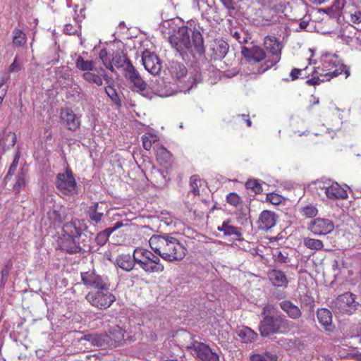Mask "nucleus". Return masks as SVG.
<instances>
[{
  "mask_svg": "<svg viewBox=\"0 0 361 361\" xmlns=\"http://www.w3.org/2000/svg\"><path fill=\"white\" fill-rule=\"evenodd\" d=\"M151 249L164 260L179 262L187 254V248L177 238L169 233L153 235L149 240Z\"/></svg>",
  "mask_w": 361,
  "mask_h": 361,
  "instance_id": "1",
  "label": "nucleus"
},
{
  "mask_svg": "<svg viewBox=\"0 0 361 361\" xmlns=\"http://www.w3.org/2000/svg\"><path fill=\"white\" fill-rule=\"evenodd\" d=\"M169 42L181 56L189 53L192 56L198 54L202 56L205 52L202 35L196 29L192 30V42L190 39L189 28L186 26L179 27L169 37Z\"/></svg>",
  "mask_w": 361,
  "mask_h": 361,
  "instance_id": "2",
  "label": "nucleus"
},
{
  "mask_svg": "<svg viewBox=\"0 0 361 361\" xmlns=\"http://www.w3.org/2000/svg\"><path fill=\"white\" fill-rule=\"evenodd\" d=\"M262 316L263 319L259 325V330L262 337H269L271 335L288 333L293 327V323L271 304L264 307Z\"/></svg>",
  "mask_w": 361,
  "mask_h": 361,
  "instance_id": "3",
  "label": "nucleus"
},
{
  "mask_svg": "<svg viewBox=\"0 0 361 361\" xmlns=\"http://www.w3.org/2000/svg\"><path fill=\"white\" fill-rule=\"evenodd\" d=\"M133 258L135 264H137L147 273H160L164 269V266L161 263L159 257L148 250L135 249Z\"/></svg>",
  "mask_w": 361,
  "mask_h": 361,
  "instance_id": "4",
  "label": "nucleus"
},
{
  "mask_svg": "<svg viewBox=\"0 0 361 361\" xmlns=\"http://www.w3.org/2000/svg\"><path fill=\"white\" fill-rule=\"evenodd\" d=\"M264 49L267 51V59L258 69V73H263L274 66L280 60L281 45L279 40L273 36H267L263 42Z\"/></svg>",
  "mask_w": 361,
  "mask_h": 361,
  "instance_id": "5",
  "label": "nucleus"
},
{
  "mask_svg": "<svg viewBox=\"0 0 361 361\" xmlns=\"http://www.w3.org/2000/svg\"><path fill=\"white\" fill-rule=\"evenodd\" d=\"M85 299L91 306L99 310H107L116 300L110 288L105 290H91L85 295Z\"/></svg>",
  "mask_w": 361,
  "mask_h": 361,
  "instance_id": "6",
  "label": "nucleus"
},
{
  "mask_svg": "<svg viewBox=\"0 0 361 361\" xmlns=\"http://www.w3.org/2000/svg\"><path fill=\"white\" fill-rule=\"evenodd\" d=\"M359 302L356 301V295L350 292L339 295L331 302L333 311L339 314H352L357 310Z\"/></svg>",
  "mask_w": 361,
  "mask_h": 361,
  "instance_id": "7",
  "label": "nucleus"
},
{
  "mask_svg": "<svg viewBox=\"0 0 361 361\" xmlns=\"http://www.w3.org/2000/svg\"><path fill=\"white\" fill-rule=\"evenodd\" d=\"M80 276L82 284L87 289L105 290L110 288L111 283L108 277L104 275H100L94 270L81 272Z\"/></svg>",
  "mask_w": 361,
  "mask_h": 361,
  "instance_id": "8",
  "label": "nucleus"
},
{
  "mask_svg": "<svg viewBox=\"0 0 361 361\" xmlns=\"http://www.w3.org/2000/svg\"><path fill=\"white\" fill-rule=\"evenodd\" d=\"M66 219V208L61 205L54 204L44 214L42 222L49 228L57 229L62 226Z\"/></svg>",
  "mask_w": 361,
  "mask_h": 361,
  "instance_id": "9",
  "label": "nucleus"
},
{
  "mask_svg": "<svg viewBox=\"0 0 361 361\" xmlns=\"http://www.w3.org/2000/svg\"><path fill=\"white\" fill-rule=\"evenodd\" d=\"M57 190L63 195L73 196L78 192L77 183L72 171L67 169L57 174L55 181Z\"/></svg>",
  "mask_w": 361,
  "mask_h": 361,
  "instance_id": "10",
  "label": "nucleus"
},
{
  "mask_svg": "<svg viewBox=\"0 0 361 361\" xmlns=\"http://www.w3.org/2000/svg\"><path fill=\"white\" fill-rule=\"evenodd\" d=\"M345 66L341 63L340 61L336 58H326L322 61V70L325 73H321V77L326 78V80H329L334 77L340 75Z\"/></svg>",
  "mask_w": 361,
  "mask_h": 361,
  "instance_id": "11",
  "label": "nucleus"
},
{
  "mask_svg": "<svg viewBox=\"0 0 361 361\" xmlns=\"http://www.w3.org/2000/svg\"><path fill=\"white\" fill-rule=\"evenodd\" d=\"M190 350L193 355L202 361H219V355L203 343L193 342Z\"/></svg>",
  "mask_w": 361,
  "mask_h": 361,
  "instance_id": "12",
  "label": "nucleus"
},
{
  "mask_svg": "<svg viewBox=\"0 0 361 361\" xmlns=\"http://www.w3.org/2000/svg\"><path fill=\"white\" fill-rule=\"evenodd\" d=\"M308 229L314 235H325L334 229L333 221L329 219L316 218L311 221Z\"/></svg>",
  "mask_w": 361,
  "mask_h": 361,
  "instance_id": "13",
  "label": "nucleus"
},
{
  "mask_svg": "<svg viewBox=\"0 0 361 361\" xmlns=\"http://www.w3.org/2000/svg\"><path fill=\"white\" fill-rule=\"evenodd\" d=\"M241 54L250 63H259L262 60L266 61L267 59L265 50L262 47L256 45L251 47L243 46L241 47Z\"/></svg>",
  "mask_w": 361,
  "mask_h": 361,
  "instance_id": "14",
  "label": "nucleus"
},
{
  "mask_svg": "<svg viewBox=\"0 0 361 361\" xmlns=\"http://www.w3.org/2000/svg\"><path fill=\"white\" fill-rule=\"evenodd\" d=\"M142 61L145 68L151 74L156 75L161 70V63L159 57L154 53L145 50L142 55Z\"/></svg>",
  "mask_w": 361,
  "mask_h": 361,
  "instance_id": "15",
  "label": "nucleus"
},
{
  "mask_svg": "<svg viewBox=\"0 0 361 361\" xmlns=\"http://www.w3.org/2000/svg\"><path fill=\"white\" fill-rule=\"evenodd\" d=\"M87 228V226L84 224L83 221L74 219L71 221L63 224V231L64 233V235L80 238L82 235V233Z\"/></svg>",
  "mask_w": 361,
  "mask_h": 361,
  "instance_id": "16",
  "label": "nucleus"
},
{
  "mask_svg": "<svg viewBox=\"0 0 361 361\" xmlns=\"http://www.w3.org/2000/svg\"><path fill=\"white\" fill-rule=\"evenodd\" d=\"M80 341L88 342L90 347H98L104 349L110 348L107 333L87 334L81 337Z\"/></svg>",
  "mask_w": 361,
  "mask_h": 361,
  "instance_id": "17",
  "label": "nucleus"
},
{
  "mask_svg": "<svg viewBox=\"0 0 361 361\" xmlns=\"http://www.w3.org/2000/svg\"><path fill=\"white\" fill-rule=\"evenodd\" d=\"M107 334L110 348H116L123 344L125 331L121 326L118 325L111 326Z\"/></svg>",
  "mask_w": 361,
  "mask_h": 361,
  "instance_id": "18",
  "label": "nucleus"
},
{
  "mask_svg": "<svg viewBox=\"0 0 361 361\" xmlns=\"http://www.w3.org/2000/svg\"><path fill=\"white\" fill-rule=\"evenodd\" d=\"M152 89L157 94L162 97L171 96L175 92L172 85L164 78H157L153 82Z\"/></svg>",
  "mask_w": 361,
  "mask_h": 361,
  "instance_id": "19",
  "label": "nucleus"
},
{
  "mask_svg": "<svg viewBox=\"0 0 361 361\" xmlns=\"http://www.w3.org/2000/svg\"><path fill=\"white\" fill-rule=\"evenodd\" d=\"M61 119L67 128L71 131L76 130L80 125V118L70 109H63L61 112Z\"/></svg>",
  "mask_w": 361,
  "mask_h": 361,
  "instance_id": "20",
  "label": "nucleus"
},
{
  "mask_svg": "<svg viewBox=\"0 0 361 361\" xmlns=\"http://www.w3.org/2000/svg\"><path fill=\"white\" fill-rule=\"evenodd\" d=\"M276 223V216L274 212L264 210L261 212L257 224L260 230L267 231L273 228Z\"/></svg>",
  "mask_w": 361,
  "mask_h": 361,
  "instance_id": "21",
  "label": "nucleus"
},
{
  "mask_svg": "<svg viewBox=\"0 0 361 361\" xmlns=\"http://www.w3.org/2000/svg\"><path fill=\"white\" fill-rule=\"evenodd\" d=\"M211 49L212 59L219 60L226 56L229 49V45L222 39H216L212 44Z\"/></svg>",
  "mask_w": 361,
  "mask_h": 361,
  "instance_id": "22",
  "label": "nucleus"
},
{
  "mask_svg": "<svg viewBox=\"0 0 361 361\" xmlns=\"http://www.w3.org/2000/svg\"><path fill=\"white\" fill-rule=\"evenodd\" d=\"M78 238H73L64 235V238L61 240V248L69 254H75L80 252L82 248L78 242Z\"/></svg>",
  "mask_w": 361,
  "mask_h": 361,
  "instance_id": "23",
  "label": "nucleus"
},
{
  "mask_svg": "<svg viewBox=\"0 0 361 361\" xmlns=\"http://www.w3.org/2000/svg\"><path fill=\"white\" fill-rule=\"evenodd\" d=\"M268 278L273 286L286 288L288 280L285 273L281 270L271 269L268 272Z\"/></svg>",
  "mask_w": 361,
  "mask_h": 361,
  "instance_id": "24",
  "label": "nucleus"
},
{
  "mask_svg": "<svg viewBox=\"0 0 361 361\" xmlns=\"http://www.w3.org/2000/svg\"><path fill=\"white\" fill-rule=\"evenodd\" d=\"M281 309L286 313L287 316L291 319H298L302 316L300 309L293 304L291 301L286 300L279 303Z\"/></svg>",
  "mask_w": 361,
  "mask_h": 361,
  "instance_id": "25",
  "label": "nucleus"
},
{
  "mask_svg": "<svg viewBox=\"0 0 361 361\" xmlns=\"http://www.w3.org/2000/svg\"><path fill=\"white\" fill-rule=\"evenodd\" d=\"M326 195L328 198L332 200H344L348 198L347 190L343 189L338 183H332L331 181L329 188H327Z\"/></svg>",
  "mask_w": 361,
  "mask_h": 361,
  "instance_id": "26",
  "label": "nucleus"
},
{
  "mask_svg": "<svg viewBox=\"0 0 361 361\" xmlns=\"http://www.w3.org/2000/svg\"><path fill=\"white\" fill-rule=\"evenodd\" d=\"M231 221L228 219L224 221L221 226H218L217 230L223 232L226 236L233 235L235 239L240 240L242 238L241 228L231 224Z\"/></svg>",
  "mask_w": 361,
  "mask_h": 361,
  "instance_id": "27",
  "label": "nucleus"
},
{
  "mask_svg": "<svg viewBox=\"0 0 361 361\" xmlns=\"http://www.w3.org/2000/svg\"><path fill=\"white\" fill-rule=\"evenodd\" d=\"M317 319L324 328L329 331L333 329L331 312L325 308L319 309L317 312Z\"/></svg>",
  "mask_w": 361,
  "mask_h": 361,
  "instance_id": "28",
  "label": "nucleus"
},
{
  "mask_svg": "<svg viewBox=\"0 0 361 361\" xmlns=\"http://www.w3.org/2000/svg\"><path fill=\"white\" fill-rule=\"evenodd\" d=\"M87 216L93 224L100 223L104 216L102 206L99 202L94 203L88 207Z\"/></svg>",
  "mask_w": 361,
  "mask_h": 361,
  "instance_id": "29",
  "label": "nucleus"
},
{
  "mask_svg": "<svg viewBox=\"0 0 361 361\" xmlns=\"http://www.w3.org/2000/svg\"><path fill=\"white\" fill-rule=\"evenodd\" d=\"M116 264L126 271H130L135 267L133 256L129 254H121L116 259Z\"/></svg>",
  "mask_w": 361,
  "mask_h": 361,
  "instance_id": "30",
  "label": "nucleus"
},
{
  "mask_svg": "<svg viewBox=\"0 0 361 361\" xmlns=\"http://www.w3.org/2000/svg\"><path fill=\"white\" fill-rule=\"evenodd\" d=\"M17 137L14 133L4 132L2 135H0V147L2 148L1 153H4L7 149L13 147L16 143Z\"/></svg>",
  "mask_w": 361,
  "mask_h": 361,
  "instance_id": "31",
  "label": "nucleus"
},
{
  "mask_svg": "<svg viewBox=\"0 0 361 361\" xmlns=\"http://www.w3.org/2000/svg\"><path fill=\"white\" fill-rule=\"evenodd\" d=\"M156 157L157 161L161 165H166L171 161V154L163 146H156Z\"/></svg>",
  "mask_w": 361,
  "mask_h": 361,
  "instance_id": "32",
  "label": "nucleus"
},
{
  "mask_svg": "<svg viewBox=\"0 0 361 361\" xmlns=\"http://www.w3.org/2000/svg\"><path fill=\"white\" fill-rule=\"evenodd\" d=\"M238 335L242 341L245 343L254 342L257 337V333L247 326L240 329Z\"/></svg>",
  "mask_w": 361,
  "mask_h": 361,
  "instance_id": "33",
  "label": "nucleus"
},
{
  "mask_svg": "<svg viewBox=\"0 0 361 361\" xmlns=\"http://www.w3.org/2000/svg\"><path fill=\"white\" fill-rule=\"evenodd\" d=\"M133 90L140 93L142 96L145 97H150L148 92L147 84L143 80L141 75L133 82Z\"/></svg>",
  "mask_w": 361,
  "mask_h": 361,
  "instance_id": "34",
  "label": "nucleus"
},
{
  "mask_svg": "<svg viewBox=\"0 0 361 361\" xmlns=\"http://www.w3.org/2000/svg\"><path fill=\"white\" fill-rule=\"evenodd\" d=\"M130 60L123 51H117L114 54L112 62L117 68L122 69Z\"/></svg>",
  "mask_w": 361,
  "mask_h": 361,
  "instance_id": "35",
  "label": "nucleus"
},
{
  "mask_svg": "<svg viewBox=\"0 0 361 361\" xmlns=\"http://www.w3.org/2000/svg\"><path fill=\"white\" fill-rule=\"evenodd\" d=\"M230 34L240 44H245L251 39L250 35L247 30H245L244 29H240V30L231 29Z\"/></svg>",
  "mask_w": 361,
  "mask_h": 361,
  "instance_id": "36",
  "label": "nucleus"
},
{
  "mask_svg": "<svg viewBox=\"0 0 361 361\" xmlns=\"http://www.w3.org/2000/svg\"><path fill=\"white\" fill-rule=\"evenodd\" d=\"M75 67L84 72L92 71L95 69V63L94 61H85L79 56L75 61Z\"/></svg>",
  "mask_w": 361,
  "mask_h": 361,
  "instance_id": "37",
  "label": "nucleus"
},
{
  "mask_svg": "<svg viewBox=\"0 0 361 361\" xmlns=\"http://www.w3.org/2000/svg\"><path fill=\"white\" fill-rule=\"evenodd\" d=\"M345 4V0H334L332 6L327 8L325 11L333 17L338 16Z\"/></svg>",
  "mask_w": 361,
  "mask_h": 361,
  "instance_id": "38",
  "label": "nucleus"
},
{
  "mask_svg": "<svg viewBox=\"0 0 361 361\" xmlns=\"http://www.w3.org/2000/svg\"><path fill=\"white\" fill-rule=\"evenodd\" d=\"M82 78L88 83L95 84L97 86H102L103 85L102 78L100 73H94L91 71L84 72L82 75Z\"/></svg>",
  "mask_w": 361,
  "mask_h": 361,
  "instance_id": "39",
  "label": "nucleus"
},
{
  "mask_svg": "<svg viewBox=\"0 0 361 361\" xmlns=\"http://www.w3.org/2000/svg\"><path fill=\"white\" fill-rule=\"evenodd\" d=\"M186 67L180 63H173L171 67V73L178 79H180L187 74Z\"/></svg>",
  "mask_w": 361,
  "mask_h": 361,
  "instance_id": "40",
  "label": "nucleus"
},
{
  "mask_svg": "<svg viewBox=\"0 0 361 361\" xmlns=\"http://www.w3.org/2000/svg\"><path fill=\"white\" fill-rule=\"evenodd\" d=\"M304 245L310 250H321L323 249L324 244L322 240L310 238L304 239Z\"/></svg>",
  "mask_w": 361,
  "mask_h": 361,
  "instance_id": "41",
  "label": "nucleus"
},
{
  "mask_svg": "<svg viewBox=\"0 0 361 361\" xmlns=\"http://www.w3.org/2000/svg\"><path fill=\"white\" fill-rule=\"evenodd\" d=\"M178 336L185 341L182 345L189 350L191 349L192 343L193 342H197V341L194 340L192 335L187 331H179Z\"/></svg>",
  "mask_w": 361,
  "mask_h": 361,
  "instance_id": "42",
  "label": "nucleus"
},
{
  "mask_svg": "<svg viewBox=\"0 0 361 361\" xmlns=\"http://www.w3.org/2000/svg\"><path fill=\"white\" fill-rule=\"evenodd\" d=\"M99 59L102 60L103 65L110 71L114 72L115 69L113 66L112 59L108 57V53L106 49L100 50L99 54Z\"/></svg>",
  "mask_w": 361,
  "mask_h": 361,
  "instance_id": "43",
  "label": "nucleus"
},
{
  "mask_svg": "<svg viewBox=\"0 0 361 361\" xmlns=\"http://www.w3.org/2000/svg\"><path fill=\"white\" fill-rule=\"evenodd\" d=\"M13 42L16 47H21L26 42L25 34L19 29H15L13 32Z\"/></svg>",
  "mask_w": 361,
  "mask_h": 361,
  "instance_id": "44",
  "label": "nucleus"
},
{
  "mask_svg": "<svg viewBox=\"0 0 361 361\" xmlns=\"http://www.w3.org/2000/svg\"><path fill=\"white\" fill-rule=\"evenodd\" d=\"M142 146L146 150H149L152 148V144L158 140V137L152 133H145L142 136Z\"/></svg>",
  "mask_w": 361,
  "mask_h": 361,
  "instance_id": "45",
  "label": "nucleus"
},
{
  "mask_svg": "<svg viewBox=\"0 0 361 361\" xmlns=\"http://www.w3.org/2000/svg\"><path fill=\"white\" fill-rule=\"evenodd\" d=\"M202 185V180L199 176L193 175L190 178V192L194 195H198L200 194L199 188Z\"/></svg>",
  "mask_w": 361,
  "mask_h": 361,
  "instance_id": "46",
  "label": "nucleus"
},
{
  "mask_svg": "<svg viewBox=\"0 0 361 361\" xmlns=\"http://www.w3.org/2000/svg\"><path fill=\"white\" fill-rule=\"evenodd\" d=\"M9 75H2L0 78V106H1V103L8 90V86L6 83L9 80Z\"/></svg>",
  "mask_w": 361,
  "mask_h": 361,
  "instance_id": "47",
  "label": "nucleus"
},
{
  "mask_svg": "<svg viewBox=\"0 0 361 361\" xmlns=\"http://www.w3.org/2000/svg\"><path fill=\"white\" fill-rule=\"evenodd\" d=\"M274 260L276 262L288 264L290 262V259L288 254L285 250H276L274 254Z\"/></svg>",
  "mask_w": 361,
  "mask_h": 361,
  "instance_id": "48",
  "label": "nucleus"
},
{
  "mask_svg": "<svg viewBox=\"0 0 361 361\" xmlns=\"http://www.w3.org/2000/svg\"><path fill=\"white\" fill-rule=\"evenodd\" d=\"M111 234V231L109 230L108 228H106L104 231H102L99 233H98L95 238L97 245H104L109 240V238Z\"/></svg>",
  "mask_w": 361,
  "mask_h": 361,
  "instance_id": "49",
  "label": "nucleus"
},
{
  "mask_svg": "<svg viewBox=\"0 0 361 361\" xmlns=\"http://www.w3.org/2000/svg\"><path fill=\"white\" fill-rule=\"evenodd\" d=\"M247 189L252 190L255 193L259 194L262 192V187L257 180L250 179L245 183Z\"/></svg>",
  "mask_w": 361,
  "mask_h": 361,
  "instance_id": "50",
  "label": "nucleus"
},
{
  "mask_svg": "<svg viewBox=\"0 0 361 361\" xmlns=\"http://www.w3.org/2000/svg\"><path fill=\"white\" fill-rule=\"evenodd\" d=\"M105 92L106 94L109 97V98L111 99V101L115 104H118L120 102L118 95L114 89V87L109 85L106 87H105Z\"/></svg>",
  "mask_w": 361,
  "mask_h": 361,
  "instance_id": "51",
  "label": "nucleus"
},
{
  "mask_svg": "<svg viewBox=\"0 0 361 361\" xmlns=\"http://www.w3.org/2000/svg\"><path fill=\"white\" fill-rule=\"evenodd\" d=\"M302 214L307 218L314 217L318 212L317 209L313 205H307L302 208Z\"/></svg>",
  "mask_w": 361,
  "mask_h": 361,
  "instance_id": "52",
  "label": "nucleus"
},
{
  "mask_svg": "<svg viewBox=\"0 0 361 361\" xmlns=\"http://www.w3.org/2000/svg\"><path fill=\"white\" fill-rule=\"evenodd\" d=\"M350 20L353 23H361V9H354L350 12Z\"/></svg>",
  "mask_w": 361,
  "mask_h": 361,
  "instance_id": "53",
  "label": "nucleus"
},
{
  "mask_svg": "<svg viewBox=\"0 0 361 361\" xmlns=\"http://www.w3.org/2000/svg\"><path fill=\"white\" fill-rule=\"evenodd\" d=\"M121 70L125 78H127L128 76H130V75L134 74L137 71L131 61L125 65V67H123Z\"/></svg>",
  "mask_w": 361,
  "mask_h": 361,
  "instance_id": "54",
  "label": "nucleus"
},
{
  "mask_svg": "<svg viewBox=\"0 0 361 361\" xmlns=\"http://www.w3.org/2000/svg\"><path fill=\"white\" fill-rule=\"evenodd\" d=\"M330 183H331L330 180H324V181L317 180L314 183L315 188L317 190H321L326 195V193L327 192V188H329Z\"/></svg>",
  "mask_w": 361,
  "mask_h": 361,
  "instance_id": "55",
  "label": "nucleus"
},
{
  "mask_svg": "<svg viewBox=\"0 0 361 361\" xmlns=\"http://www.w3.org/2000/svg\"><path fill=\"white\" fill-rule=\"evenodd\" d=\"M267 200L274 205H278L281 202L282 197L276 193H269L267 195Z\"/></svg>",
  "mask_w": 361,
  "mask_h": 361,
  "instance_id": "56",
  "label": "nucleus"
},
{
  "mask_svg": "<svg viewBox=\"0 0 361 361\" xmlns=\"http://www.w3.org/2000/svg\"><path fill=\"white\" fill-rule=\"evenodd\" d=\"M21 68H22V66H21L20 63H19L18 61V57L16 56L14 59L13 62L8 67L7 73L6 74H4V75H8L9 73H12V72H18L21 70Z\"/></svg>",
  "mask_w": 361,
  "mask_h": 361,
  "instance_id": "57",
  "label": "nucleus"
},
{
  "mask_svg": "<svg viewBox=\"0 0 361 361\" xmlns=\"http://www.w3.org/2000/svg\"><path fill=\"white\" fill-rule=\"evenodd\" d=\"M190 78L192 79V85L190 87L188 88V90H189L190 88H192V87L194 84H197L200 82H201L202 80L201 73L199 71H197L196 69H194L193 72H190Z\"/></svg>",
  "mask_w": 361,
  "mask_h": 361,
  "instance_id": "58",
  "label": "nucleus"
},
{
  "mask_svg": "<svg viewBox=\"0 0 361 361\" xmlns=\"http://www.w3.org/2000/svg\"><path fill=\"white\" fill-rule=\"evenodd\" d=\"M240 200V197L235 192H231L226 196L227 202L233 206H237Z\"/></svg>",
  "mask_w": 361,
  "mask_h": 361,
  "instance_id": "59",
  "label": "nucleus"
},
{
  "mask_svg": "<svg viewBox=\"0 0 361 361\" xmlns=\"http://www.w3.org/2000/svg\"><path fill=\"white\" fill-rule=\"evenodd\" d=\"M67 87H69L71 89L70 94L72 96H78L79 97L80 94L82 93V88L80 86L76 83H73L71 85L68 84L66 86Z\"/></svg>",
  "mask_w": 361,
  "mask_h": 361,
  "instance_id": "60",
  "label": "nucleus"
},
{
  "mask_svg": "<svg viewBox=\"0 0 361 361\" xmlns=\"http://www.w3.org/2000/svg\"><path fill=\"white\" fill-rule=\"evenodd\" d=\"M18 161H19V155L17 154L16 155V157H14L11 165L10 166V168L8 169V171L6 176V178H8L9 176H11L13 175V173H15V171L16 170L17 166L18 164Z\"/></svg>",
  "mask_w": 361,
  "mask_h": 361,
  "instance_id": "61",
  "label": "nucleus"
},
{
  "mask_svg": "<svg viewBox=\"0 0 361 361\" xmlns=\"http://www.w3.org/2000/svg\"><path fill=\"white\" fill-rule=\"evenodd\" d=\"M25 185V180L23 174L18 176L17 180L14 185V190L19 192Z\"/></svg>",
  "mask_w": 361,
  "mask_h": 361,
  "instance_id": "62",
  "label": "nucleus"
},
{
  "mask_svg": "<svg viewBox=\"0 0 361 361\" xmlns=\"http://www.w3.org/2000/svg\"><path fill=\"white\" fill-rule=\"evenodd\" d=\"M12 268V264L10 262H8L3 270L1 271V283L3 285L5 284L6 281L7 280V277L10 273V271Z\"/></svg>",
  "mask_w": 361,
  "mask_h": 361,
  "instance_id": "63",
  "label": "nucleus"
},
{
  "mask_svg": "<svg viewBox=\"0 0 361 361\" xmlns=\"http://www.w3.org/2000/svg\"><path fill=\"white\" fill-rule=\"evenodd\" d=\"M78 25L75 24L73 25L71 24H66L64 26L63 32L66 35H75L78 32Z\"/></svg>",
  "mask_w": 361,
  "mask_h": 361,
  "instance_id": "64",
  "label": "nucleus"
}]
</instances>
